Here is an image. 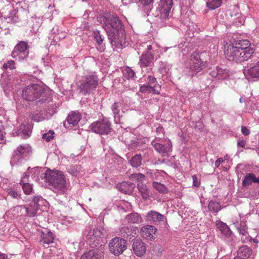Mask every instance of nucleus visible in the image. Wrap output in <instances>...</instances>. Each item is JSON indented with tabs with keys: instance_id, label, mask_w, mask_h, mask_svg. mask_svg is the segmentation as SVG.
Returning a JSON list of instances; mask_svg holds the SVG:
<instances>
[{
	"instance_id": "f257e3e1",
	"label": "nucleus",
	"mask_w": 259,
	"mask_h": 259,
	"mask_svg": "<svg viewBox=\"0 0 259 259\" xmlns=\"http://www.w3.org/2000/svg\"><path fill=\"white\" fill-rule=\"evenodd\" d=\"M98 21L102 24L106 31L111 42L118 43L125 38V30L121 20L116 15H109L105 16L100 15Z\"/></svg>"
},
{
	"instance_id": "f03ea898",
	"label": "nucleus",
	"mask_w": 259,
	"mask_h": 259,
	"mask_svg": "<svg viewBox=\"0 0 259 259\" xmlns=\"http://www.w3.org/2000/svg\"><path fill=\"white\" fill-rule=\"evenodd\" d=\"M23 98L28 101H35L37 105L43 104L50 100L49 92L40 85L33 84L25 87L22 90Z\"/></svg>"
},
{
	"instance_id": "7ed1b4c3",
	"label": "nucleus",
	"mask_w": 259,
	"mask_h": 259,
	"mask_svg": "<svg viewBox=\"0 0 259 259\" xmlns=\"http://www.w3.org/2000/svg\"><path fill=\"white\" fill-rule=\"evenodd\" d=\"M44 178L45 181L49 183L54 192L57 193H65L66 183L62 171L47 170L44 173Z\"/></svg>"
},
{
	"instance_id": "20e7f679",
	"label": "nucleus",
	"mask_w": 259,
	"mask_h": 259,
	"mask_svg": "<svg viewBox=\"0 0 259 259\" xmlns=\"http://www.w3.org/2000/svg\"><path fill=\"white\" fill-rule=\"evenodd\" d=\"M31 153V148L27 144L19 145L13 152L10 161L12 166H18L25 162Z\"/></svg>"
},
{
	"instance_id": "39448f33",
	"label": "nucleus",
	"mask_w": 259,
	"mask_h": 259,
	"mask_svg": "<svg viewBox=\"0 0 259 259\" xmlns=\"http://www.w3.org/2000/svg\"><path fill=\"white\" fill-rule=\"evenodd\" d=\"M106 231L104 229H91L87 228L84 232V235L85 236L87 241L89 245L92 247L100 246L102 247L105 243L104 237L106 235Z\"/></svg>"
},
{
	"instance_id": "423d86ee",
	"label": "nucleus",
	"mask_w": 259,
	"mask_h": 259,
	"mask_svg": "<svg viewBox=\"0 0 259 259\" xmlns=\"http://www.w3.org/2000/svg\"><path fill=\"white\" fill-rule=\"evenodd\" d=\"M99 83V78L95 72L85 75L79 85L80 93L83 95L90 94L95 91Z\"/></svg>"
},
{
	"instance_id": "0eeeda50",
	"label": "nucleus",
	"mask_w": 259,
	"mask_h": 259,
	"mask_svg": "<svg viewBox=\"0 0 259 259\" xmlns=\"http://www.w3.org/2000/svg\"><path fill=\"white\" fill-rule=\"evenodd\" d=\"M207 55L205 52H199L196 51L193 52L190 56V69L192 73L190 76H193L194 74L202 70L205 66L206 61H205L203 57Z\"/></svg>"
},
{
	"instance_id": "6e6552de",
	"label": "nucleus",
	"mask_w": 259,
	"mask_h": 259,
	"mask_svg": "<svg viewBox=\"0 0 259 259\" xmlns=\"http://www.w3.org/2000/svg\"><path fill=\"white\" fill-rule=\"evenodd\" d=\"M173 5V0H160L159 4L160 15L157 22L161 27L165 26L168 19L169 13Z\"/></svg>"
},
{
	"instance_id": "1a4fd4ad",
	"label": "nucleus",
	"mask_w": 259,
	"mask_h": 259,
	"mask_svg": "<svg viewBox=\"0 0 259 259\" xmlns=\"http://www.w3.org/2000/svg\"><path fill=\"white\" fill-rule=\"evenodd\" d=\"M90 128L93 132L100 135H108L112 130L111 122L107 118L93 122Z\"/></svg>"
},
{
	"instance_id": "9d476101",
	"label": "nucleus",
	"mask_w": 259,
	"mask_h": 259,
	"mask_svg": "<svg viewBox=\"0 0 259 259\" xmlns=\"http://www.w3.org/2000/svg\"><path fill=\"white\" fill-rule=\"evenodd\" d=\"M146 84L142 85L140 88V91L141 93H149L154 94L158 95L160 94V91L157 88L160 87L157 84L156 79L150 73V74L144 76Z\"/></svg>"
},
{
	"instance_id": "9b49d317",
	"label": "nucleus",
	"mask_w": 259,
	"mask_h": 259,
	"mask_svg": "<svg viewBox=\"0 0 259 259\" xmlns=\"http://www.w3.org/2000/svg\"><path fill=\"white\" fill-rule=\"evenodd\" d=\"M126 249L125 240L118 237L111 239L109 243V249L110 252L115 255L122 254Z\"/></svg>"
},
{
	"instance_id": "f8f14e48",
	"label": "nucleus",
	"mask_w": 259,
	"mask_h": 259,
	"mask_svg": "<svg viewBox=\"0 0 259 259\" xmlns=\"http://www.w3.org/2000/svg\"><path fill=\"white\" fill-rule=\"evenodd\" d=\"M28 45L24 41H21L14 48L11 53V56L18 60H23L28 56Z\"/></svg>"
},
{
	"instance_id": "ddd939ff",
	"label": "nucleus",
	"mask_w": 259,
	"mask_h": 259,
	"mask_svg": "<svg viewBox=\"0 0 259 259\" xmlns=\"http://www.w3.org/2000/svg\"><path fill=\"white\" fill-rule=\"evenodd\" d=\"M44 201V199L40 195L33 196L30 203L24 207L27 215L29 217H34L37 213L39 206L42 204Z\"/></svg>"
},
{
	"instance_id": "4468645a",
	"label": "nucleus",
	"mask_w": 259,
	"mask_h": 259,
	"mask_svg": "<svg viewBox=\"0 0 259 259\" xmlns=\"http://www.w3.org/2000/svg\"><path fill=\"white\" fill-rule=\"evenodd\" d=\"M243 73L247 80L259 78V58L255 60L250 67L245 68Z\"/></svg>"
},
{
	"instance_id": "2eb2a0df",
	"label": "nucleus",
	"mask_w": 259,
	"mask_h": 259,
	"mask_svg": "<svg viewBox=\"0 0 259 259\" xmlns=\"http://www.w3.org/2000/svg\"><path fill=\"white\" fill-rule=\"evenodd\" d=\"M154 60L153 54L151 52L146 51L143 53L140 58L139 64L143 69L144 67H148V73H150L152 70V63Z\"/></svg>"
},
{
	"instance_id": "dca6fc26",
	"label": "nucleus",
	"mask_w": 259,
	"mask_h": 259,
	"mask_svg": "<svg viewBox=\"0 0 259 259\" xmlns=\"http://www.w3.org/2000/svg\"><path fill=\"white\" fill-rule=\"evenodd\" d=\"M225 49L224 53L226 58L229 61H235L238 62L240 47L229 45L225 47Z\"/></svg>"
},
{
	"instance_id": "f3484780",
	"label": "nucleus",
	"mask_w": 259,
	"mask_h": 259,
	"mask_svg": "<svg viewBox=\"0 0 259 259\" xmlns=\"http://www.w3.org/2000/svg\"><path fill=\"white\" fill-rule=\"evenodd\" d=\"M151 145L154 148V149L162 156H169L171 152L172 145L171 143H167L166 145H163L158 143L156 140H153L151 142Z\"/></svg>"
},
{
	"instance_id": "a211bd4d",
	"label": "nucleus",
	"mask_w": 259,
	"mask_h": 259,
	"mask_svg": "<svg viewBox=\"0 0 259 259\" xmlns=\"http://www.w3.org/2000/svg\"><path fill=\"white\" fill-rule=\"evenodd\" d=\"M145 219L150 224L157 225L163 222L164 216L155 210H150L145 215Z\"/></svg>"
},
{
	"instance_id": "6ab92c4d",
	"label": "nucleus",
	"mask_w": 259,
	"mask_h": 259,
	"mask_svg": "<svg viewBox=\"0 0 259 259\" xmlns=\"http://www.w3.org/2000/svg\"><path fill=\"white\" fill-rule=\"evenodd\" d=\"M37 169H40V168L38 167H35L33 168L30 169V167L28 168V171L26 173L24 174V176L20 182V184L22 186V188L23 189L24 193L26 195H29L31 193V192L32 191L33 188L32 186L30 185L29 183H27V179L28 177H29V175H27V173L29 172V171L31 170V172H32V171H34V173Z\"/></svg>"
},
{
	"instance_id": "aec40b11",
	"label": "nucleus",
	"mask_w": 259,
	"mask_h": 259,
	"mask_svg": "<svg viewBox=\"0 0 259 259\" xmlns=\"http://www.w3.org/2000/svg\"><path fill=\"white\" fill-rule=\"evenodd\" d=\"M156 231L157 229L154 226L146 225L141 228L140 234L143 238L151 240L154 238Z\"/></svg>"
},
{
	"instance_id": "412c9836",
	"label": "nucleus",
	"mask_w": 259,
	"mask_h": 259,
	"mask_svg": "<svg viewBox=\"0 0 259 259\" xmlns=\"http://www.w3.org/2000/svg\"><path fill=\"white\" fill-rule=\"evenodd\" d=\"M81 116L78 112H72L68 116L66 120L64 122V126L67 128H71L77 125L80 121Z\"/></svg>"
},
{
	"instance_id": "4be33fe9",
	"label": "nucleus",
	"mask_w": 259,
	"mask_h": 259,
	"mask_svg": "<svg viewBox=\"0 0 259 259\" xmlns=\"http://www.w3.org/2000/svg\"><path fill=\"white\" fill-rule=\"evenodd\" d=\"M132 249L134 253L138 256H143L146 252V246L141 239H137L134 241Z\"/></svg>"
},
{
	"instance_id": "5701e85b",
	"label": "nucleus",
	"mask_w": 259,
	"mask_h": 259,
	"mask_svg": "<svg viewBox=\"0 0 259 259\" xmlns=\"http://www.w3.org/2000/svg\"><path fill=\"white\" fill-rule=\"evenodd\" d=\"M254 50L251 48L247 47L242 48L240 47V52L238 58V62H241L247 60L253 54Z\"/></svg>"
},
{
	"instance_id": "b1692460",
	"label": "nucleus",
	"mask_w": 259,
	"mask_h": 259,
	"mask_svg": "<svg viewBox=\"0 0 259 259\" xmlns=\"http://www.w3.org/2000/svg\"><path fill=\"white\" fill-rule=\"evenodd\" d=\"M217 228L221 232L224 237L229 238L231 237L233 233L228 226L221 221L216 222Z\"/></svg>"
},
{
	"instance_id": "393cba45",
	"label": "nucleus",
	"mask_w": 259,
	"mask_h": 259,
	"mask_svg": "<svg viewBox=\"0 0 259 259\" xmlns=\"http://www.w3.org/2000/svg\"><path fill=\"white\" fill-rule=\"evenodd\" d=\"M54 235L51 231L48 229H45L41 232V242L44 244H49L53 242Z\"/></svg>"
},
{
	"instance_id": "a878e982",
	"label": "nucleus",
	"mask_w": 259,
	"mask_h": 259,
	"mask_svg": "<svg viewBox=\"0 0 259 259\" xmlns=\"http://www.w3.org/2000/svg\"><path fill=\"white\" fill-rule=\"evenodd\" d=\"M210 75L212 77L218 78V79H224L228 76L229 74L226 69L217 67L215 69L210 72Z\"/></svg>"
},
{
	"instance_id": "bb28decb",
	"label": "nucleus",
	"mask_w": 259,
	"mask_h": 259,
	"mask_svg": "<svg viewBox=\"0 0 259 259\" xmlns=\"http://www.w3.org/2000/svg\"><path fill=\"white\" fill-rule=\"evenodd\" d=\"M31 126L28 124H21L18 130V135L26 139L30 137L31 134Z\"/></svg>"
},
{
	"instance_id": "cd10ccee",
	"label": "nucleus",
	"mask_w": 259,
	"mask_h": 259,
	"mask_svg": "<svg viewBox=\"0 0 259 259\" xmlns=\"http://www.w3.org/2000/svg\"><path fill=\"white\" fill-rule=\"evenodd\" d=\"M252 249L247 245L241 246L237 251V256L242 259L248 258L252 254Z\"/></svg>"
},
{
	"instance_id": "c85d7f7f",
	"label": "nucleus",
	"mask_w": 259,
	"mask_h": 259,
	"mask_svg": "<svg viewBox=\"0 0 259 259\" xmlns=\"http://www.w3.org/2000/svg\"><path fill=\"white\" fill-rule=\"evenodd\" d=\"M120 107V104L117 102H114L111 107V110L114 114V122L115 123H120L121 116L119 114Z\"/></svg>"
},
{
	"instance_id": "c756f323",
	"label": "nucleus",
	"mask_w": 259,
	"mask_h": 259,
	"mask_svg": "<svg viewBox=\"0 0 259 259\" xmlns=\"http://www.w3.org/2000/svg\"><path fill=\"white\" fill-rule=\"evenodd\" d=\"M125 220L128 223L131 224H140L143 221L141 215L137 212H132L128 214Z\"/></svg>"
},
{
	"instance_id": "7c9ffc66",
	"label": "nucleus",
	"mask_w": 259,
	"mask_h": 259,
	"mask_svg": "<svg viewBox=\"0 0 259 259\" xmlns=\"http://www.w3.org/2000/svg\"><path fill=\"white\" fill-rule=\"evenodd\" d=\"M137 188L143 199L148 200L150 198V190L146 185L139 183L137 184Z\"/></svg>"
},
{
	"instance_id": "2f4dec72",
	"label": "nucleus",
	"mask_w": 259,
	"mask_h": 259,
	"mask_svg": "<svg viewBox=\"0 0 259 259\" xmlns=\"http://www.w3.org/2000/svg\"><path fill=\"white\" fill-rule=\"evenodd\" d=\"M136 229L137 228L135 227L133 229L132 228L130 229L127 226H123L120 230V235L126 239H128V236H132L133 237H134L135 235L136 234V233H134V231H135Z\"/></svg>"
},
{
	"instance_id": "473e14b6",
	"label": "nucleus",
	"mask_w": 259,
	"mask_h": 259,
	"mask_svg": "<svg viewBox=\"0 0 259 259\" xmlns=\"http://www.w3.org/2000/svg\"><path fill=\"white\" fill-rule=\"evenodd\" d=\"M134 185L127 182H122L119 186L120 191L125 194L132 193L134 188Z\"/></svg>"
},
{
	"instance_id": "72a5a7b5",
	"label": "nucleus",
	"mask_w": 259,
	"mask_h": 259,
	"mask_svg": "<svg viewBox=\"0 0 259 259\" xmlns=\"http://www.w3.org/2000/svg\"><path fill=\"white\" fill-rule=\"evenodd\" d=\"M256 181V177L253 173L247 174L242 181V185L243 187L248 186L252 184L255 183Z\"/></svg>"
},
{
	"instance_id": "f704fd0d",
	"label": "nucleus",
	"mask_w": 259,
	"mask_h": 259,
	"mask_svg": "<svg viewBox=\"0 0 259 259\" xmlns=\"http://www.w3.org/2000/svg\"><path fill=\"white\" fill-rule=\"evenodd\" d=\"M16 11L12 9L9 11V13L8 15L5 14L4 17L7 21L8 23L12 22L16 23L19 21L18 17L16 16Z\"/></svg>"
},
{
	"instance_id": "c9c22d12",
	"label": "nucleus",
	"mask_w": 259,
	"mask_h": 259,
	"mask_svg": "<svg viewBox=\"0 0 259 259\" xmlns=\"http://www.w3.org/2000/svg\"><path fill=\"white\" fill-rule=\"evenodd\" d=\"M208 208L212 213H218L222 209L221 204L220 202L215 201H209L208 204Z\"/></svg>"
},
{
	"instance_id": "e433bc0d",
	"label": "nucleus",
	"mask_w": 259,
	"mask_h": 259,
	"mask_svg": "<svg viewBox=\"0 0 259 259\" xmlns=\"http://www.w3.org/2000/svg\"><path fill=\"white\" fill-rule=\"evenodd\" d=\"M8 196H10L14 199H19L21 198V192L19 189L15 188H10L6 190Z\"/></svg>"
},
{
	"instance_id": "4c0bfd02",
	"label": "nucleus",
	"mask_w": 259,
	"mask_h": 259,
	"mask_svg": "<svg viewBox=\"0 0 259 259\" xmlns=\"http://www.w3.org/2000/svg\"><path fill=\"white\" fill-rule=\"evenodd\" d=\"M142 156L141 154H136L130 160L131 165L134 167H138L142 164Z\"/></svg>"
},
{
	"instance_id": "58836bf2",
	"label": "nucleus",
	"mask_w": 259,
	"mask_h": 259,
	"mask_svg": "<svg viewBox=\"0 0 259 259\" xmlns=\"http://www.w3.org/2000/svg\"><path fill=\"white\" fill-rule=\"evenodd\" d=\"M29 117L35 121L40 122L45 119L46 114L42 112H34L30 114Z\"/></svg>"
},
{
	"instance_id": "ea45409f",
	"label": "nucleus",
	"mask_w": 259,
	"mask_h": 259,
	"mask_svg": "<svg viewBox=\"0 0 259 259\" xmlns=\"http://www.w3.org/2000/svg\"><path fill=\"white\" fill-rule=\"evenodd\" d=\"M222 3V0H208L206 3V6L210 10H214L220 7Z\"/></svg>"
},
{
	"instance_id": "a19ab883",
	"label": "nucleus",
	"mask_w": 259,
	"mask_h": 259,
	"mask_svg": "<svg viewBox=\"0 0 259 259\" xmlns=\"http://www.w3.org/2000/svg\"><path fill=\"white\" fill-rule=\"evenodd\" d=\"M81 169L80 165H70L67 168V171L72 176H76Z\"/></svg>"
},
{
	"instance_id": "79ce46f5",
	"label": "nucleus",
	"mask_w": 259,
	"mask_h": 259,
	"mask_svg": "<svg viewBox=\"0 0 259 259\" xmlns=\"http://www.w3.org/2000/svg\"><path fill=\"white\" fill-rule=\"evenodd\" d=\"M153 187L160 193H166L167 192V189L166 186L160 183L154 182Z\"/></svg>"
},
{
	"instance_id": "37998d69",
	"label": "nucleus",
	"mask_w": 259,
	"mask_h": 259,
	"mask_svg": "<svg viewBox=\"0 0 259 259\" xmlns=\"http://www.w3.org/2000/svg\"><path fill=\"white\" fill-rule=\"evenodd\" d=\"M122 72L124 76L128 79L135 77V72L129 67L124 68Z\"/></svg>"
},
{
	"instance_id": "c03bdc74",
	"label": "nucleus",
	"mask_w": 259,
	"mask_h": 259,
	"mask_svg": "<svg viewBox=\"0 0 259 259\" xmlns=\"http://www.w3.org/2000/svg\"><path fill=\"white\" fill-rule=\"evenodd\" d=\"M94 38L96 40L97 43L100 46L99 48H98V50L100 52H102L104 50V47L100 46L103 41V39L99 32H94Z\"/></svg>"
},
{
	"instance_id": "a18cd8bd",
	"label": "nucleus",
	"mask_w": 259,
	"mask_h": 259,
	"mask_svg": "<svg viewBox=\"0 0 259 259\" xmlns=\"http://www.w3.org/2000/svg\"><path fill=\"white\" fill-rule=\"evenodd\" d=\"M80 259H101L98 255L93 251H90L84 253Z\"/></svg>"
},
{
	"instance_id": "49530a36",
	"label": "nucleus",
	"mask_w": 259,
	"mask_h": 259,
	"mask_svg": "<svg viewBox=\"0 0 259 259\" xmlns=\"http://www.w3.org/2000/svg\"><path fill=\"white\" fill-rule=\"evenodd\" d=\"M139 2L145 7V11H151L153 0H139Z\"/></svg>"
},
{
	"instance_id": "de8ad7c7",
	"label": "nucleus",
	"mask_w": 259,
	"mask_h": 259,
	"mask_svg": "<svg viewBox=\"0 0 259 259\" xmlns=\"http://www.w3.org/2000/svg\"><path fill=\"white\" fill-rule=\"evenodd\" d=\"M145 176L141 173L134 174L130 177L131 180L139 182H142L145 179Z\"/></svg>"
},
{
	"instance_id": "09e8293b",
	"label": "nucleus",
	"mask_w": 259,
	"mask_h": 259,
	"mask_svg": "<svg viewBox=\"0 0 259 259\" xmlns=\"http://www.w3.org/2000/svg\"><path fill=\"white\" fill-rule=\"evenodd\" d=\"M237 229L240 235H244V234L248 233L247 231V227L244 223L238 224Z\"/></svg>"
},
{
	"instance_id": "8fccbe9b",
	"label": "nucleus",
	"mask_w": 259,
	"mask_h": 259,
	"mask_svg": "<svg viewBox=\"0 0 259 259\" xmlns=\"http://www.w3.org/2000/svg\"><path fill=\"white\" fill-rule=\"evenodd\" d=\"M54 132L53 131H49L48 133H45L42 135V138L45 140L47 142H50L53 139V135Z\"/></svg>"
},
{
	"instance_id": "3c124183",
	"label": "nucleus",
	"mask_w": 259,
	"mask_h": 259,
	"mask_svg": "<svg viewBox=\"0 0 259 259\" xmlns=\"http://www.w3.org/2000/svg\"><path fill=\"white\" fill-rule=\"evenodd\" d=\"M207 40L209 43H211L213 45V49L214 50L217 49V45L219 43V39L217 37H213L209 36L207 37Z\"/></svg>"
},
{
	"instance_id": "603ef678",
	"label": "nucleus",
	"mask_w": 259,
	"mask_h": 259,
	"mask_svg": "<svg viewBox=\"0 0 259 259\" xmlns=\"http://www.w3.org/2000/svg\"><path fill=\"white\" fill-rule=\"evenodd\" d=\"M241 240L243 243H246L247 242H252V238L249 235L248 233L244 234V235H241Z\"/></svg>"
},
{
	"instance_id": "864d4df0",
	"label": "nucleus",
	"mask_w": 259,
	"mask_h": 259,
	"mask_svg": "<svg viewBox=\"0 0 259 259\" xmlns=\"http://www.w3.org/2000/svg\"><path fill=\"white\" fill-rule=\"evenodd\" d=\"M192 180L193 186L196 187H199L200 185V180L196 175L192 176Z\"/></svg>"
},
{
	"instance_id": "5fc2aeb1",
	"label": "nucleus",
	"mask_w": 259,
	"mask_h": 259,
	"mask_svg": "<svg viewBox=\"0 0 259 259\" xmlns=\"http://www.w3.org/2000/svg\"><path fill=\"white\" fill-rule=\"evenodd\" d=\"M4 126L0 127V143H3L5 142L4 139Z\"/></svg>"
},
{
	"instance_id": "6e6d98bb",
	"label": "nucleus",
	"mask_w": 259,
	"mask_h": 259,
	"mask_svg": "<svg viewBox=\"0 0 259 259\" xmlns=\"http://www.w3.org/2000/svg\"><path fill=\"white\" fill-rule=\"evenodd\" d=\"M241 132L244 136H247L250 134V130L246 126L241 127Z\"/></svg>"
},
{
	"instance_id": "4d7b16f0",
	"label": "nucleus",
	"mask_w": 259,
	"mask_h": 259,
	"mask_svg": "<svg viewBox=\"0 0 259 259\" xmlns=\"http://www.w3.org/2000/svg\"><path fill=\"white\" fill-rule=\"evenodd\" d=\"M8 67L10 69H14L15 68V62L13 60H9L7 62Z\"/></svg>"
},
{
	"instance_id": "13d9d810",
	"label": "nucleus",
	"mask_w": 259,
	"mask_h": 259,
	"mask_svg": "<svg viewBox=\"0 0 259 259\" xmlns=\"http://www.w3.org/2000/svg\"><path fill=\"white\" fill-rule=\"evenodd\" d=\"M224 161L222 158H218L215 162L214 165L216 167H218Z\"/></svg>"
},
{
	"instance_id": "bf43d9fd",
	"label": "nucleus",
	"mask_w": 259,
	"mask_h": 259,
	"mask_svg": "<svg viewBox=\"0 0 259 259\" xmlns=\"http://www.w3.org/2000/svg\"><path fill=\"white\" fill-rule=\"evenodd\" d=\"M246 145V142L244 140H241L237 143V146L242 148H244Z\"/></svg>"
},
{
	"instance_id": "052dcab7",
	"label": "nucleus",
	"mask_w": 259,
	"mask_h": 259,
	"mask_svg": "<svg viewBox=\"0 0 259 259\" xmlns=\"http://www.w3.org/2000/svg\"><path fill=\"white\" fill-rule=\"evenodd\" d=\"M165 159H158V160H156V161L154 163V164L156 165V164H161V163H164L165 162Z\"/></svg>"
},
{
	"instance_id": "680f3d73",
	"label": "nucleus",
	"mask_w": 259,
	"mask_h": 259,
	"mask_svg": "<svg viewBox=\"0 0 259 259\" xmlns=\"http://www.w3.org/2000/svg\"><path fill=\"white\" fill-rule=\"evenodd\" d=\"M143 45L145 46L146 45L147 47V51L150 52L149 51L151 50L152 49V46L150 45H147L146 43H144Z\"/></svg>"
},
{
	"instance_id": "e2e57ef3",
	"label": "nucleus",
	"mask_w": 259,
	"mask_h": 259,
	"mask_svg": "<svg viewBox=\"0 0 259 259\" xmlns=\"http://www.w3.org/2000/svg\"><path fill=\"white\" fill-rule=\"evenodd\" d=\"M0 259H8V258L6 254L0 253Z\"/></svg>"
},
{
	"instance_id": "0e129e2a",
	"label": "nucleus",
	"mask_w": 259,
	"mask_h": 259,
	"mask_svg": "<svg viewBox=\"0 0 259 259\" xmlns=\"http://www.w3.org/2000/svg\"><path fill=\"white\" fill-rule=\"evenodd\" d=\"M3 68H4V69H8V68H9L7 63H5V64L3 65Z\"/></svg>"
},
{
	"instance_id": "69168bd1",
	"label": "nucleus",
	"mask_w": 259,
	"mask_h": 259,
	"mask_svg": "<svg viewBox=\"0 0 259 259\" xmlns=\"http://www.w3.org/2000/svg\"><path fill=\"white\" fill-rule=\"evenodd\" d=\"M252 241L255 243H257L258 242V240L256 238H254V239L252 238Z\"/></svg>"
},
{
	"instance_id": "338daca9",
	"label": "nucleus",
	"mask_w": 259,
	"mask_h": 259,
	"mask_svg": "<svg viewBox=\"0 0 259 259\" xmlns=\"http://www.w3.org/2000/svg\"><path fill=\"white\" fill-rule=\"evenodd\" d=\"M188 2H189V4L190 5H191V4H193V2H194V0H188Z\"/></svg>"
},
{
	"instance_id": "774afa93",
	"label": "nucleus",
	"mask_w": 259,
	"mask_h": 259,
	"mask_svg": "<svg viewBox=\"0 0 259 259\" xmlns=\"http://www.w3.org/2000/svg\"><path fill=\"white\" fill-rule=\"evenodd\" d=\"M255 183L259 184V178H256V181H255Z\"/></svg>"
}]
</instances>
